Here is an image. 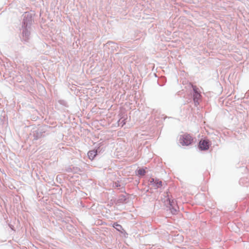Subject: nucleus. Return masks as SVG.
Here are the masks:
<instances>
[{"instance_id":"nucleus-3","label":"nucleus","mask_w":249,"mask_h":249,"mask_svg":"<svg viewBox=\"0 0 249 249\" xmlns=\"http://www.w3.org/2000/svg\"><path fill=\"white\" fill-rule=\"evenodd\" d=\"M96 155L97 151L95 150L89 151L88 153V157L89 159L91 160H93V159L94 158Z\"/></svg>"},{"instance_id":"nucleus-5","label":"nucleus","mask_w":249,"mask_h":249,"mask_svg":"<svg viewBox=\"0 0 249 249\" xmlns=\"http://www.w3.org/2000/svg\"><path fill=\"white\" fill-rule=\"evenodd\" d=\"M201 97V95L200 93L197 92L196 93H194V101H196L198 100Z\"/></svg>"},{"instance_id":"nucleus-9","label":"nucleus","mask_w":249,"mask_h":249,"mask_svg":"<svg viewBox=\"0 0 249 249\" xmlns=\"http://www.w3.org/2000/svg\"><path fill=\"white\" fill-rule=\"evenodd\" d=\"M193 90L195 92V93H196L197 92H198V88L196 86H193Z\"/></svg>"},{"instance_id":"nucleus-7","label":"nucleus","mask_w":249,"mask_h":249,"mask_svg":"<svg viewBox=\"0 0 249 249\" xmlns=\"http://www.w3.org/2000/svg\"><path fill=\"white\" fill-rule=\"evenodd\" d=\"M113 227L118 231H120V229H122V226L118 224H114Z\"/></svg>"},{"instance_id":"nucleus-4","label":"nucleus","mask_w":249,"mask_h":249,"mask_svg":"<svg viewBox=\"0 0 249 249\" xmlns=\"http://www.w3.org/2000/svg\"><path fill=\"white\" fill-rule=\"evenodd\" d=\"M137 173L140 175L143 176L145 174V170L143 168H141L138 170Z\"/></svg>"},{"instance_id":"nucleus-2","label":"nucleus","mask_w":249,"mask_h":249,"mask_svg":"<svg viewBox=\"0 0 249 249\" xmlns=\"http://www.w3.org/2000/svg\"><path fill=\"white\" fill-rule=\"evenodd\" d=\"M199 146L201 150H207L209 147V142L206 140H201Z\"/></svg>"},{"instance_id":"nucleus-6","label":"nucleus","mask_w":249,"mask_h":249,"mask_svg":"<svg viewBox=\"0 0 249 249\" xmlns=\"http://www.w3.org/2000/svg\"><path fill=\"white\" fill-rule=\"evenodd\" d=\"M156 186L157 188L160 187L162 186V182L160 180H156L155 182Z\"/></svg>"},{"instance_id":"nucleus-1","label":"nucleus","mask_w":249,"mask_h":249,"mask_svg":"<svg viewBox=\"0 0 249 249\" xmlns=\"http://www.w3.org/2000/svg\"><path fill=\"white\" fill-rule=\"evenodd\" d=\"M179 142L182 145L188 146L192 143L193 138L190 134L185 133L180 136Z\"/></svg>"},{"instance_id":"nucleus-8","label":"nucleus","mask_w":249,"mask_h":249,"mask_svg":"<svg viewBox=\"0 0 249 249\" xmlns=\"http://www.w3.org/2000/svg\"><path fill=\"white\" fill-rule=\"evenodd\" d=\"M171 212L173 214H176L178 211V210L174 208H170Z\"/></svg>"}]
</instances>
